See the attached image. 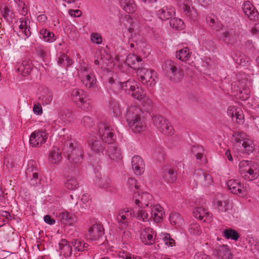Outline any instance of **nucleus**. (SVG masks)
<instances>
[{
    "label": "nucleus",
    "mask_w": 259,
    "mask_h": 259,
    "mask_svg": "<svg viewBox=\"0 0 259 259\" xmlns=\"http://www.w3.org/2000/svg\"><path fill=\"white\" fill-rule=\"evenodd\" d=\"M222 235L227 239L237 240L239 238V233L232 229H225L223 230Z\"/></svg>",
    "instance_id": "nucleus-46"
},
{
    "label": "nucleus",
    "mask_w": 259,
    "mask_h": 259,
    "mask_svg": "<svg viewBox=\"0 0 259 259\" xmlns=\"http://www.w3.org/2000/svg\"><path fill=\"white\" fill-rule=\"evenodd\" d=\"M136 217L138 220L144 222H148L150 219L148 213L143 209H139L137 211Z\"/></svg>",
    "instance_id": "nucleus-58"
},
{
    "label": "nucleus",
    "mask_w": 259,
    "mask_h": 259,
    "mask_svg": "<svg viewBox=\"0 0 259 259\" xmlns=\"http://www.w3.org/2000/svg\"><path fill=\"white\" fill-rule=\"evenodd\" d=\"M107 148V153L109 156L113 159H120L121 154L120 148L115 144H111Z\"/></svg>",
    "instance_id": "nucleus-35"
},
{
    "label": "nucleus",
    "mask_w": 259,
    "mask_h": 259,
    "mask_svg": "<svg viewBox=\"0 0 259 259\" xmlns=\"http://www.w3.org/2000/svg\"><path fill=\"white\" fill-rule=\"evenodd\" d=\"M57 217L60 223L64 225H72L76 220L74 214L65 210L60 211Z\"/></svg>",
    "instance_id": "nucleus-26"
},
{
    "label": "nucleus",
    "mask_w": 259,
    "mask_h": 259,
    "mask_svg": "<svg viewBox=\"0 0 259 259\" xmlns=\"http://www.w3.org/2000/svg\"><path fill=\"white\" fill-rule=\"evenodd\" d=\"M162 177L168 183L175 182L177 178V171L174 167L170 165H166L163 168Z\"/></svg>",
    "instance_id": "nucleus-24"
},
{
    "label": "nucleus",
    "mask_w": 259,
    "mask_h": 259,
    "mask_svg": "<svg viewBox=\"0 0 259 259\" xmlns=\"http://www.w3.org/2000/svg\"><path fill=\"white\" fill-rule=\"evenodd\" d=\"M248 83V82L246 80H242L232 84V90L234 95L242 101H245L249 98L250 91Z\"/></svg>",
    "instance_id": "nucleus-7"
},
{
    "label": "nucleus",
    "mask_w": 259,
    "mask_h": 259,
    "mask_svg": "<svg viewBox=\"0 0 259 259\" xmlns=\"http://www.w3.org/2000/svg\"><path fill=\"white\" fill-rule=\"evenodd\" d=\"M194 179L197 184L207 187L212 182L211 176L207 172L201 169H196L193 175Z\"/></svg>",
    "instance_id": "nucleus-15"
},
{
    "label": "nucleus",
    "mask_w": 259,
    "mask_h": 259,
    "mask_svg": "<svg viewBox=\"0 0 259 259\" xmlns=\"http://www.w3.org/2000/svg\"><path fill=\"white\" fill-rule=\"evenodd\" d=\"M120 6L125 12L128 13H133L137 10L134 0H120Z\"/></svg>",
    "instance_id": "nucleus-33"
},
{
    "label": "nucleus",
    "mask_w": 259,
    "mask_h": 259,
    "mask_svg": "<svg viewBox=\"0 0 259 259\" xmlns=\"http://www.w3.org/2000/svg\"><path fill=\"white\" fill-rule=\"evenodd\" d=\"M91 40L97 45L102 44L103 38L101 35L97 32H93L91 34Z\"/></svg>",
    "instance_id": "nucleus-61"
},
{
    "label": "nucleus",
    "mask_w": 259,
    "mask_h": 259,
    "mask_svg": "<svg viewBox=\"0 0 259 259\" xmlns=\"http://www.w3.org/2000/svg\"><path fill=\"white\" fill-rule=\"evenodd\" d=\"M132 168L136 175H141L144 171L145 163L143 159L138 155L134 156L132 159Z\"/></svg>",
    "instance_id": "nucleus-25"
},
{
    "label": "nucleus",
    "mask_w": 259,
    "mask_h": 259,
    "mask_svg": "<svg viewBox=\"0 0 259 259\" xmlns=\"http://www.w3.org/2000/svg\"><path fill=\"white\" fill-rule=\"evenodd\" d=\"M178 4L187 17L192 20L197 19L198 14L192 7L191 0H178Z\"/></svg>",
    "instance_id": "nucleus-16"
},
{
    "label": "nucleus",
    "mask_w": 259,
    "mask_h": 259,
    "mask_svg": "<svg viewBox=\"0 0 259 259\" xmlns=\"http://www.w3.org/2000/svg\"><path fill=\"white\" fill-rule=\"evenodd\" d=\"M151 211V218L155 222L159 223L162 221L164 212L161 206L158 204L152 205Z\"/></svg>",
    "instance_id": "nucleus-29"
},
{
    "label": "nucleus",
    "mask_w": 259,
    "mask_h": 259,
    "mask_svg": "<svg viewBox=\"0 0 259 259\" xmlns=\"http://www.w3.org/2000/svg\"><path fill=\"white\" fill-rule=\"evenodd\" d=\"M142 112L136 106H132L128 109L126 114V121L135 133H141L146 129V124L142 115Z\"/></svg>",
    "instance_id": "nucleus-1"
},
{
    "label": "nucleus",
    "mask_w": 259,
    "mask_h": 259,
    "mask_svg": "<svg viewBox=\"0 0 259 259\" xmlns=\"http://www.w3.org/2000/svg\"><path fill=\"white\" fill-rule=\"evenodd\" d=\"M242 10L245 15L250 20H255L258 18V13L255 7L250 2L247 1L243 3Z\"/></svg>",
    "instance_id": "nucleus-21"
},
{
    "label": "nucleus",
    "mask_w": 259,
    "mask_h": 259,
    "mask_svg": "<svg viewBox=\"0 0 259 259\" xmlns=\"http://www.w3.org/2000/svg\"><path fill=\"white\" fill-rule=\"evenodd\" d=\"M60 253L65 257H69L72 253V247L66 239H62L59 243Z\"/></svg>",
    "instance_id": "nucleus-34"
},
{
    "label": "nucleus",
    "mask_w": 259,
    "mask_h": 259,
    "mask_svg": "<svg viewBox=\"0 0 259 259\" xmlns=\"http://www.w3.org/2000/svg\"><path fill=\"white\" fill-rule=\"evenodd\" d=\"M142 59L133 54H129L126 59V63L130 67L136 69V64L141 62Z\"/></svg>",
    "instance_id": "nucleus-40"
},
{
    "label": "nucleus",
    "mask_w": 259,
    "mask_h": 259,
    "mask_svg": "<svg viewBox=\"0 0 259 259\" xmlns=\"http://www.w3.org/2000/svg\"><path fill=\"white\" fill-rule=\"evenodd\" d=\"M128 44L131 49L141 50L145 47V39L139 34H132L129 38Z\"/></svg>",
    "instance_id": "nucleus-23"
},
{
    "label": "nucleus",
    "mask_w": 259,
    "mask_h": 259,
    "mask_svg": "<svg viewBox=\"0 0 259 259\" xmlns=\"http://www.w3.org/2000/svg\"><path fill=\"white\" fill-rule=\"evenodd\" d=\"M102 141L98 140L97 137H92L89 140L88 143L93 151L96 153H100L102 152L104 149Z\"/></svg>",
    "instance_id": "nucleus-30"
},
{
    "label": "nucleus",
    "mask_w": 259,
    "mask_h": 259,
    "mask_svg": "<svg viewBox=\"0 0 259 259\" xmlns=\"http://www.w3.org/2000/svg\"><path fill=\"white\" fill-rule=\"evenodd\" d=\"M66 188L70 190L76 189L79 187V184L76 179L72 177H67L64 183Z\"/></svg>",
    "instance_id": "nucleus-47"
},
{
    "label": "nucleus",
    "mask_w": 259,
    "mask_h": 259,
    "mask_svg": "<svg viewBox=\"0 0 259 259\" xmlns=\"http://www.w3.org/2000/svg\"><path fill=\"white\" fill-rule=\"evenodd\" d=\"M227 186L229 190L240 196H245L249 191L247 184H243L238 181L231 179L227 181Z\"/></svg>",
    "instance_id": "nucleus-11"
},
{
    "label": "nucleus",
    "mask_w": 259,
    "mask_h": 259,
    "mask_svg": "<svg viewBox=\"0 0 259 259\" xmlns=\"http://www.w3.org/2000/svg\"><path fill=\"white\" fill-rule=\"evenodd\" d=\"M193 214L195 218L204 222H210L211 221V215L207 210L203 207H197L193 211Z\"/></svg>",
    "instance_id": "nucleus-28"
},
{
    "label": "nucleus",
    "mask_w": 259,
    "mask_h": 259,
    "mask_svg": "<svg viewBox=\"0 0 259 259\" xmlns=\"http://www.w3.org/2000/svg\"><path fill=\"white\" fill-rule=\"evenodd\" d=\"M229 202L227 201L217 200L214 202V207L220 212H227L229 209Z\"/></svg>",
    "instance_id": "nucleus-49"
},
{
    "label": "nucleus",
    "mask_w": 259,
    "mask_h": 259,
    "mask_svg": "<svg viewBox=\"0 0 259 259\" xmlns=\"http://www.w3.org/2000/svg\"><path fill=\"white\" fill-rule=\"evenodd\" d=\"M175 9L171 6L164 7L157 12L158 18L162 20H168L175 16Z\"/></svg>",
    "instance_id": "nucleus-27"
},
{
    "label": "nucleus",
    "mask_w": 259,
    "mask_h": 259,
    "mask_svg": "<svg viewBox=\"0 0 259 259\" xmlns=\"http://www.w3.org/2000/svg\"><path fill=\"white\" fill-rule=\"evenodd\" d=\"M120 85L121 87H119V90L122 89L129 94V93H131L135 89V87L137 86V82L133 80H128L125 82H120Z\"/></svg>",
    "instance_id": "nucleus-44"
},
{
    "label": "nucleus",
    "mask_w": 259,
    "mask_h": 259,
    "mask_svg": "<svg viewBox=\"0 0 259 259\" xmlns=\"http://www.w3.org/2000/svg\"><path fill=\"white\" fill-rule=\"evenodd\" d=\"M78 74L82 84L86 88L96 89L98 87L97 80L93 69L88 64L83 63L80 65Z\"/></svg>",
    "instance_id": "nucleus-2"
},
{
    "label": "nucleus",
    "mask_w": 259,
    "mask_h": 259,
    "mask_svg": "<svg viewBox=\"0 0 259 259\" xmlns=\"http://www.w3.org/2000/svg\"><path fill=\"white\" fill-rule=\"evenodd\" d=\"M71 244L73 245L75 250L78 251L87 250L89 247V245L87 243L83 240L79 239H73L71 241Z\"/></svg>",
    "instance_id": "nucleus-43"
},
{
    "label": "nucleus",
    "mask_w": 259,
    "mask_h": 259,
    "mask_svg": "<svg viewBox=\"0 0 259 259\" xmlns=\"http://www.w3.org/2000/svg\"><path fill=\"white\" fill-rule=\"evenodd\" d=\"M220 39H222L224 42L230 43L233 38V31L232 30H228L223 32L220 35Z\"/></svg>",
    "instance_id": "nucleus-56"
},
{
    "label": "nucleus",
    "mask_w": 259,
    "mask_h": 259,
    "mask_svg": "<svg viewBox=\"0 0 259 259\" xmlns=\"http://www.w3.org/2000/svg\"><path fill=\"white\" fill-rule=\"evenodd\" d=\"M104 235V229L103 225L100 224H95L89 229L87 237L92 241H97L100 240Z\"/></svg>",
    "instance_id": "nucleus-17"
},
{
    "label": "nucleus",
    "mask_w": 259,
    "mask_h": 259,
    "mask_svg": "<svg viewBox=\"0 0 259 259\" xmlns=\"http://www.w3.org/2000/svg\"><path fill=\"white\" fill-rule=\"evenodd\" d=\"M36 53L42 59H45L47 56L48 50L45 47L39 45L36 48Z\"/></svg>",
    "instance_id": "nucleus-60"
},
{
    "label": "nucleus",
    "mask_w": 259,
    "mask_h": 259,
    "mask_svg": "<svg viewBox=\"0 0 259 259\" xmlns=\"http://www.w3.org/2000/svg\"><path fill=\"white\" fill-rule=\"evenodd\" d=\"M234 59L236 62L241 66H246L248 63V58L243 54L240 53H237L234 57Z\"/></svg>",
    "instance_id": "nucleus-53"
},
{
    "label": "nucleus",
    "mask_w": 259,
    "mask_h": 259,
    "mask_svg": "<svg viewBox=\"0 0 259 259\" xmlns=\"http://www.w3.org/2000/svg\"><path fill=\"white\" fill-rule=\"evenodd\" d=\"M49 158L51 163L57 164L61 160V153L58 148L53 147L50 151Z\"/></svg>",
    "instance_id": "nucleus-37"
},
{
    "label": "nucleus",
    "mask_w": 259,
    "mask_h": 259,
    "mask_svg": "<svg viewBox=\"0 0 259 259\" xmlns=\"http://www.w3.org/2000/svg\"><path fill=\"white\" fill-rule=\"evenodd\" d=\"M215 255L219 259H230L232 254L227 245H222L215 249Z\"/></svg>",
    "instance_id": "nucleus-32"
},
{
    "label": "nucleus",
    "mask_w": 259,
    "mask_h": 259,
    "mask_svg": "<svg viewBox=\"0 0 259 259\" xmlns=\"http://www.w3.org/2000/svg\"><path fill=\"white\" fill-rule=\"evenodd\" d=\"M98 133L102 140L108 144H112L116 139L114 130L108 124L100 122L98 125Z\"/></svg>",
    "instance_id": "nucleus-9"
},
{
    "label": "nucleus",
    "mask_w": 259,
    "mask_h": 259,
    "mask_svg": "<svg viewBox=\"0 0 259 259\" xmlns=\"http://www.w3.org/2000/svg\"><path fill=\"white\" fill-rule=\"evenodd\" d=\"M40 179L39 178L38 174L37 172H34L32 174V178L30 180V184L31 185L36 186L39 184L40 183Z\"/></svg>",
    "instance_id": "nucleus-63"
},
{
    "label": "nucleus",
    "mask_w": 259,
    "mask_h": 259,
    "mask_svg": "<svg viewBox=\"0 0 259 259\" xmlns=\"http://www.w3.org/2000/svg\"><path fill=\"white\" fill-rule=\"evenodd\" d=\"M17 11L22 16H26L27 14V9L25 4L20 0L14 1Z\"/></svg>",
    "instance_id": "nucleus-52"
},
{
    "label": "nucleus",
    "mask_w": 259,
    "mask_h": 259,
    "mask_svg": "<svg viewBox=\"0 0 259 259\" xmlns=\"http://www.w3.org/2000/svg\"><path fill=\"white\" fill-rule=\"evenodd\" d=\"M110 109L112 111L114 116H118L120 115V109L118 103L117 101H110Z\"/></svg>",
    "instance_id": "nucleus-55"
},
{
    "label": "nucleus",
    "mask_w": 259,
    "mask_h": 259,
    "mask_svg": "<svg viewBox=\"0 0 259 259\" xmlns=\"http://www.w3.org/2000/svg\"><path fill=\"white\" fill-rule=\"evenodd\" d=\"M206 21L212 29L219 31L222 28L223 25L217 20L215 16L213 14H210L206 17Z\"/></svg>",
    "instance_id": "nucleus-36"
},
{
    "label": "nucleus",
    "mask_w": 259,
    "mask_h": 259,
    "mask_svg": "<svg viewBox=\"0 0 259 259\" xmlns=\"http://www.w3.org/2000/svg\"><path fill=\"white\" fill-rule=\"evenodd\" d=\"M192 153L198 160H202L204 157V150L202 146L194 145L191 149Z\"/></svg>",
    "instance_id": "nucleus-48"
},
{
    "label": "nucleus",
    "mask_w": 259,
    "mask_h": 259,
    "mask_svg": "<svg viewBox=\"0 0 259 259\" xmlns=\"http://www.w3.org/2000/svg\"><path fill=\"white\" fill-rule=\"evenodd\" d=\"M37 168L36 163L35 161L30 160L28 162L27 168L26 170V174L31 177V174L34 172H37Z\"/></svg>",
    "instance_id": "nucleus-54"
},
{
    "label": "nucleus",
    "mask_w": 259,
    "mask_h": 259,
    "mask_svg": "<svg viewBox=\"0 0 259 259\" xmlns=\"http://www.w3.org/2000/svg\"><path fill=\"white\" fill-rule=\"evenodd\" d=\"M146 94L145 91L137 85L135 87V89L133 90L131 93H129L130 95L139 100H143L145 98Z\"/></svg>",
    "instance_id": "nucleus-41"
},
{
    "label": "nucleus",
    "mask_w": 259,
    "mask_h": 259,
    "mask_svg": "<svg viewBox=\"0 0 259 259\" xmlns=\"http://www.w3.org/2000/svg\"><path fill=\"white\" fill-rule=\"evenodd\" d=\"M1 11L3 17L7 21H12L15 17L14 13L8 7L2 8Z\"/></svg>",
    "instance_id": "nucleus-51"
},
{
    "label": "nucleus",
    "mask_w": 259,
    "mask_h": 259,
    "mask_svg": "<svg viewBox=\"0 0 259 259\" xmlns=\"http://www.w3.org/2000/svg\"><path fill=\"white\" fill-rule=\"evenodd\" d=\"M71 97L73 101L82 110H89L91 109V101L87 98L83 90L79 89H73L71 91Z\"/></svg>",
    "instance_id": "nucleus-6"
},
{
    "label": "nucleus",
    "mask_w": 259,
    "mask_h": 259,
    "mask_svg": "<svg viewBox=\"0 0 259 259\" xmlns=\"http://www.w3.org/2000/svg\"><path fill=\"white\" fill-rule=\"evenodd\" d=\"M239 172L245 180L250 181L256 179L258 177L259 170L257 164L249 160H242L239 164Z\"/></svg>",
    "instance_id": "nucleus-4"
},
{
    "label": "nucleus",
    "mask_w": 259,
    "mask_h": 259,
    "mask_svg": "<svg viewBox=\"0 0 259 259\" xmlns=\"http://www.w3.org/2000/svg\"><path fill=\"white\" fill-rule=\"evenodd\" d=\"M191 55V52L188 47L180 49L176 53L177 58L183 62L187 61L190 59Z\"/></svg>",
    "instance_id": "nucleus-38"
},
{
    "label": "nucleus",
    "mask_w": 259,
    "mask_h": 259,
    "mask_svg": "<svg viewBox=\"0 0 259 259\" xmlns=\"http://www.w3.org/2000/svg\"><path fill=\"white\" fill-rule=\"evenodd\" d=\"M39 34L40 37L47 42H53L56 39L54 34L48 30L47 28H42L40 29Z\"/></svg>",
    "instance_id": "nucleus-45"
},
{
    "label": "nucleus",
    "mask_w": 259,
    "mask_h": 259,
    "mask_svg": "<svg viewBox=\"0 0 259 259\" xmlns=\"http://www.w3.org/2000/svg\"><path fill=\"white\" fill-rule=\"evenodd\" d=\"M233 137L236 143L241 144L242 153L249 154L254 150V144L253 141L247 138L244 133L236 132L233 134Z\"/></svg>",
    "instance_id": "nucleus-10"
},
{
    "label": "nucleus",
    "mask_w": 259,
    "mask_h": 259,
    "mask_svg": "<svg viewBox=\"0 0 259 259\" xmlns=\"http://www.w3.org/2000/svg\"><path fill=\"white\" fill-rule=\"evenodd\" d=\"M109 83V87L111 88L112 90L116 91L119 90V87H121L120 82L116 79H114L113 77H109L108 80Z\"/></svg>",
    "instance_id": "nucleus-59"
},
{
    "label": "nucleus",
    "mask_w": 259,
    "mask_h": 259,
    "mask_svg": "<svg viewBox=\"0 0 259 259\" xmlns=\"http://www.w3.org/2000/svg\"><path fill=\"white\" fill-rule=\"evenodd\" d=\"M156 235L155 232L149 227L143 226L141 229L140 239L145 245L153 244Z\"/></svg>",
    "instance_id": "nucleus-18"
},
{
    "label": "nucleus",
    "mask_w": 259,
    "mask_h": 259,
    "mask_svg": "<svg viewBox=\"0 0 259 259\" xmlns=\"http://www.w3.org/2000/svg\"><path fill=\"white\" fill-rule=\"evenodd\" d=\"M64 149L67 151L68 154L70 170L75 171L78 164L82 160V151L74 147V144L71 140L65 142Z\"/></svg>",
    "instance_id": "nucleus-3"
},
{
    "label": "nucleus",
    "mask_w": 259,
    "mask_h": 259,
    "mask_svg": "<svg viewBox=\"0 0 259 259\" xmlns=\"http://www.w3.org/2000/svg\"><path fill=\"white\" fill-rule=\"evenodd\" d=\"M169 221L172 225L177 227H181L184 223L183 218L177 212H172L170 214Z\"/></svg>",
    "instance_id": "nucleus-42"
},
{
    "label": "nucleus",
    "mask_w": 259,
    "mask_h": 259,
    "mask_svg": "<svg viewBox=\"0 0 259 259\" xmlns=\"http://www.w3.org/2000/svg\"><path fill=\"white\" fill-rule=\"evenodd\" d=\"M164 69L171 80L174 81H179V71L177 63L170 60H166L164 64Z\"/></svg>",
    "instance_id": "nucleus-19"
},
{
    "label": "nucleus",
    "mask_w": 259,
    "mask_h": 259,
    "mask_svg": "<svg viewBox=\"0 0 259 259\" xmlns=\"http://www.w3.org/2000/svg\"><path fill=\"white\" fill-rule=\"evenodd\" d=\"M53 94L48 89H45L43 92L39 97V99L41 101L43 105H49L53 100Z\"/></svg>",
    "instance_id": "nucleus-39"
},
{
    "label": "nucleus",
    "mask_w": 259,
    "mask_h": 259,
    "mask_svg": "<svg viewBox=\"0 0 259 259\" xmlns=\"http://www.w3.org/2000/svg\"><path fill=\"white\" fill-rule=\"evenodd\" d=\"M20 24L19 25V31L17 32L18 35L21 38L26 40L31 35L29 20L25 18H21L19 19Z\"/></svg>",
    "instance_id": "nucleus-22"
},
{
    "label": "nucleus",
    "mask_w": 259,
    "mask_h": 259,
    "mask_svg": "<svg viewBox=\"0 0 259 259\" xmlns=\"http://www.w3.org/2000/svg\"><path fill=\"white\" fill-rule=\"evenodd\" d=\"M239 124L242 123L244 121V115L242 110L238 108L235 114V120Z\"/></svg>",
    "instance_id": "nucleus-62"
},
{
    "label": "nucleus",
    "mask_w": 259,
    "mask_h": 259,
    "mask_svg": "<svg viewBox=\"0 0 259 259\" xmlns=\"http://www.w3.org/2000/svg\"><path fill=\"white\" fill-rule=\"evenodd\" d=\"M95 184L99 187L107 189L111 186L110 179L107 176L97 174L94 180Z\"/></svg>",
    "instance_id": "nucleus-31"
},
{
    "label": "nucleus",
    "mask_w": 259,
    "mask_h": 259,
    "mask_svg": "<svg viewBox=\"0 0 259 259\" xmlns=\"http://www.w3.org/2000/svg\"><path fill=\"white\" fill-rule=\"evenodd\" d=\"M170 26L174 29L180 30L185 27L184 22L180 19L172 18L169 21Z\"/></svg>",
    "instance_id": "nucleus-50"
},
{
    "label": "nucleus",
    "mask_w": 259,
    "mask_h": 259,
    "mask_svg": "<svg viewBox=\"0 0 259 259\" xmlns=\"http://www.w3.org/2000/svg\"><path fill=\"white\" fill-rule=\"evenodd\" d=\"M134 213V211L129 208H123L118 211L116 220L120 228L124 229L127 226Z\"/></svg>",
    "instance_id": "nucleus-14"
},
{
    "label": "nucleus",
    "mask_w": 259,
    "mask_h": 259,
    "mask_svg": "<svg viewBox=\"0 0 259 259\" xmlns=\"http://www.w3.org/2000/svg\"><path fill=\"white\" fill-rule=\"evenodd\" d=\"M127 185L131 190H137L139 188L137 181L133 178H130L128 179Z\"/></svg>",
    "instance_id": "nucleus-64"
},
{
    "label": "nucleus",
    "mask_w": 259,
    "mask_h": 259,
    "mask_svg": "<svg viewBox=\"0 0 259 259\" xmlns=\"http://www.w3.org/2000/svg\"><path fill=\"white\" fill-rule=\"evenodd\" d=\"M32 69V65L28 59L21 60L17 62L15 71L23 76L30 74Z\"/></svg>",
    "instance_id": "nucleus-20"
},
{
    "label": "nucleus",
    "mask_w": 259,
    "mask_h": 259,
    "mask_svg": "<svg viewBox=\"0 0 259 259\" xmlns=\"http://www.w3.org/2000/svg\"><path fill=\"white\" fill-rule=\"evenodd\" d=\"M154 125L162 133L169 136L175 134V130L170 123L163 116L156 115L152 117Z\"/></svg>",
    "instance_id": "nucleus-8"
},
{
    "label": "nucleus",
    "mask_w": 259,
    "mask_h": 259,
    "mask_svg": "<svg viewBox=\"0 0 259 259\" xmlns=\"http://www.w3.org/2000/svg\"><path fill=\"white\" fill-rule=\"evenodd\" d=\"M48 139L45 131L39 129L32 132L29 137V143L31 146L38 147L44 144Z\"/></svg>",
    "instance_id": "nucleus-13"
},
{
    "label": "nucleus",
    "mask_w": 259,
    "mask_h": 259,
    "mask_svg": "<svg viewBox=\"0 0 259 259\" xmlns=\"http://www.w3.org/2000/svg\"><path fill=\"white\" fill-rule=\"evenodd\" d=\"M133 201L138 206L143 208L148 207L149 205L152 206L154 202L152 195L148 192L135 193Z\"/></svg>",
    "instance_id": "nucleus-12"
},
{
    "label": "nucleus",
    "mask_w": 259,
    "mask_h": 259,
    "mask_svg": "<svg viewBox=\"0 0 259 259\" xmlns=\"http://www.w3.org/2000/svg\"><path fill=\"white\" fill-rule=\"evenodd\" d=\"M138 79L147 87H152L156 83V72L147 68H138L137 70Z\"/></svg>",
    "instance_id": "nucleus-5"
},
{
    "label": "nucleus",
    "mask_w": 259,
    "mask_h": 259,
    "mask_svg": "<svg viewBox=\"0 0 259 259\" xmlns=\"http://www.w3.org/2000/svg\"><path fill=\"white\" fill-rule=\"evenodd\" d=\"M81 124L86 128H90L94 124L93 118L89 116H84L81 120Z\"/></svg>",
    "instance_id": "nucleus-57"
}]
</instances>
